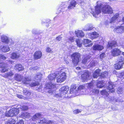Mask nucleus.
<instances>
[{
	"instance_id": "nucleus-1",
	"label": "nucleus",
	"mask_w": 124,
	"mask_h": 124,
	"mask_svg": "<svg viewBox=\"0 0 124 124\" xmlns=\"http://www.w3.org/2000/svg\"><path fill=\"white\" fill-rule=\"evenodd\" d=\"M56 85L55 84L51 82L46 85L45 88L46 89H49L48 91V93L52 94L54 97L55 99H56L55 98H59L60 97H66L64 95L67 93L69 90V87L67 86L62 87L60 89L59 94H55V91L52 90V89L56 87Z\"/></svg>"
},
{
	"instance_id": "nucleus-2",
	"label": "nucleus",
	"mask_w": 124,
	"mask_h": 124,
	"mask_svg": "<svg viewBox=\"0 0 124 124\" xmlns=\"http://www.w3.org/2000/svg\"><path fill=\"white\" fill-rule=\"evenodd\" d=\"M108 86L107 87V90H103L101 91V93L103 95H105L107 96L108 95V92L109 93H113L115 91L114 87L115 85L113 84L111 82H108Z\"/></svg>"
},
{
	"instance_id": "nucleus-3",
	"label": "nucleus",
	"mask_w": 124,
	"mask_h": 124,
	"mask_svg": "<svg viewBox=\"0 0 124 124\" xmlns=\"http://www.w3.org/2000/svg\"><path fill=\"white\" fill-rule=\"evenodd\" d=\"M19 107L17 108H13L9 111H7L5 115L7 116L12 117L17 115L19 111Z\"/></svg>"
},
{
	"instance_id": "nucleus-4",
	"label": "nucleus",
	"mask_w": 124,
	"mask_h": 124,
	"mask_svg": "<svg viewBox=\"0 0 124 124\" xmlns=\"http://www.w3.org/2000/svg\"><path fill=\"white\" fill-rule=\"evenodd\" d=\"M97 5L95 7V13L94 12H92V13L93 16L96 17L97 15L101 13V8L102 7V4L100 2H97Z\"/></svg>"
},
{
	"instance_id": "nucleus-5",
	"label": "nucleus",
	"mask_w": 124,
	"mask_h": 124,
	"mask_svg": "<svg viewBox=\"0 0 124 124\" xmlns=\"http://www.w3.org/2000/svg\"><path fill=\"white\" fill-rule=\"evenodd\" d=\"M31 80V78H25L23 80V84L26 85L28 87V86L29 85L31 87L35 86H38L39 85L38 82H32L31 84H30L29 82Z\"/></svg>"
},
{
	"instance_id": "nucleus-6",
	"label": "nucleus",
	"mask_w": 124,
	"mask_h": 124,
	"mask_svg": "<svg viewBox=\"0 0 124 124\" xmlns=\"http://www.w3.org/2000/svg\"><path fill=\"white\" fill-rule=\"evenodd\" d=\"M72 60V62L75 66L79 62L80 57V54L77 53H75L71 55Z\"/></svg>"
},
{
	"instance_id": "nucleus-7",
	"label": "nucleus",
	"mask_w": 124,
	"mask_h": 124,
	"mask_svg": "<svg viewBox=\"0 0 124 124\" xmlns=\"http://www.w3.org/2000/svg\"><path fill=\"white\" fill-rule=\"evenodd\" d=\"M59 76L57 78V82L61 83L66 79L67 78V76L66 73L64 72L58 75Z\"/></svg>"
},
{
	"instance_id": "nucleus-8",
	"label": "nucleus",
	"mask_w": 124,
	"mask_h": 124,
	"mask_svg": "<svg viewBox=\"0 0 124 124\" xmlns=\"http://www.w3.org/2000/svg\"><path fill=\"white\" fill-rule=\"evenodd\" d=\"M112 10L111 8L108 5L104 6L102 9L103 13L104 14H111L112 13Z\"/></svg>"
},
{
	"instance_id": "nucleus-9",
	"label": "nucleus",
	"mask_w": 124,
	"mask_h": 124,
	"mask_svg": "<svg viewBox=\"0 0 124 124\" xmlns=\"http://www.w3.org/2000/svg\"><path fill=\"white\" fill-rule=\"evenodd\" d=\"M104 97L105 100L108 101L115 102L119 101V99H116L114 98L113 97H112L109 96L108 95Z\"/></svg>"
},
{
	"instance_id": "nucleus-10",
	"label": "nucleus",
	"mask_w": 124,
	"mask_h": 124,
	"mask_svg": "<svg viewBox=\"0 0 124 124\" xmlns=\"http://www.w3.org/2000/svg\"><path fill=\"white\" fill-rule=\"evenodd\" d=\"M78 88V93L82 94H85V86L83 85L80 86Z\"/></svg>"
},
{
	"instance_id": "nucleus-11",
	"label": "nucleus",
	"mask_w": 124,
	"mask_h": 124,
	"mask_svg": "<svg viewBox=\"0 0 124 124\" xmlns=\"http://www.w3.org/2000/svg\"><path fill=\"white\" fill-rule=\"evenodd\" d=\"M81 78L83 81L85 82L87 79H90V76L88 71L85 72L84 74L81 75Z\"/></svg>"
},
{
	"instance_id": "nucleus-12",
	"label": "nucleus",
	"mask_w": 124,
	"mask_h": 124,
	"mask_svg": "<svg viewBox=\"0 0 124 124\" xmlns=\"http://www.w3.org/2000/svg\"><path fill=\"white\" fill-rule=\"evenodd\" d=\"M78 88H77L76 85L75 84L72 85L70 86V93H78Z\"/></svg>"
},
{
	"instance_id": "nucleus-13",
	"label": "nucleus",
	"mask_w": 124,
	"mask_h": 124,
	"mask_svg": "<svg viewBox=\"0 0 124 124\" xmlns=\"http://www.w3.org/2000/svg\"><path fill=\"white\" fill-rule=\"evenodd\" d=\"M42 55V53L40 51H37L33 55L35 59L37 60L40 58Z\"/></svg>"
},
{
	"instance_id": "nucleus-14",
	"label": "nucleus",
	"mask_w": 124,
	"mask_h": 124,
	"mask_svg": "<svg viewBox=\"0 0 124 124\" xmlns=\"http://www.w3.org/2000/svg\"><path fill=\"white\" fill-rule=\"evenodd\" d=\"M103 48V46L99 44H95L93 47V49L94 50H101Z\"/></svg>"
},
{
	"instance_id": "nucleus-15",
	"label": "nucleus",
	"mask_w": 124,
	"mask_h": 124,
	"mask_svg": "<svg viewBox=\"0 0 124 124\" xmlns=\"http://www.w3.org/2000/svg\"><path fill=\"white\" fill-rule=\"evenodd\" d=\"M76 4L77 3L76 1L74 0H71L70 2L68 8L69 9H72L75 7Z\"/></svg>"
},
{
	"instance_id": "nucleus-16",
	"label": "nucleus",
	"mask_w": 124,
	"mask_h": 124,
	"mask_svg": "<svg viewBox=\"0 0 124 124\" xmlns=\"http://www.w3.org/2000/svg\"><path fill=\"white\" fill-rule=\"evenodd\" d=\"M41 123H44L48 124H56L55 123L52 122L50 120H48L46 118H41L40 120Z\"/></svg>"
},
{
	"instance_id": "nucleus-17",
	"label": "nucleus",
	"mask_w": 124,
	"mask_h": 124,
	"mask_svg": "<svg viewBox=\"0 0 124 124\" xmlns=\"http://www.w3.org/2000/svg\"><path fill=\"white\" fill-rule=\"evenodd\" d=\"M20 54L19 53L13 52L11 54L10 57L13 59H16L20 56Z\"/></svg>"
},
{
	"instance_id": "nucleus-18",
	"label": "nucleus",
	"mask_w": 124,
	"mask_h": 124,
	"mask_svg": "<svg viewBox=\"0 0 124 124\" xmlns=\"http://www.w3.org/2000/svg\"><path fill=\"white\" fill-rule=\"evenodd\" d=\"M121 52L118 49L115 48L112 51V54L113 56H116L120 54Z\"/></svg>"
},
{
	"instance_id": "nucleus-19",
	"label": "nucleus",
	"mask_w": 124,
	"mask_h": 124,
	"mask_svg": "<svg viewBox=\"0 0 124 124\" xmlns=\"http://www.w3.org/2000/svg\"><path fill=\"white\" fill-rule=\"evenodd\" d=\"M0 50L4 52L8 51L10 49L9 46H0Z\"/></svg>"
},
{
	"instance_id": "nucleus-20",
	"label": "nucleus",
	"mask_w": 124,
	"mask_h": 124,
	"mask_svg": "<svg viewBox=\"0 0 124 124\" xmlns=\"http://www.w3.org/2000/svg\"><path fill=\"white\" fill-rule=\"evenodd\" d=\"M25 78H23V76L19 74H15L14 77V79L15 80L18 81H20L22 80V81Z\"/></svg>"
},
{
	"instance_id": "nucleus-21",
	"label": "nucleus",
	"mask_w": 124,
	"mask_h": 124,
	"mask_svg": "<svg viewBox=\"0 0 124 124\" xmlns=\"http://www.w3.org/2000/svg\"><path fill=\"white\" fill-rule=\"evenodd\" d=\"M124 64V62L119 61L115 64V67L116 69L119 70L122 68Z\"/></svg>"
},
{
	"instance_id": "nucleus-22",
	"label": "nucleus",
	"mask_w": 124,
	"mask_h": 124,
	"mask_svg": "<svg viewBox=\"0 0 124 124\" xmlns=\"http://www.w3.org/2000/svg\"><path fill=\"white\" fill-rule=\"evenodd\" d=\"M114 31L117 32H123L124 31V27L122 26H118L116 28H115Z\"/></svg>"
},
{
	"instance_id": "nucleus-23",
	"label": "nucleus",
	"mask_w": 124,
	"mask_h": 124,
	"mask_svg": "<svg viewBox=\"0 0 124 124\" xmlns=\"http://www.w3.org/2000/svg\"><path fill=\"white\" fill-rule=\"evenodd\" d=\"M88 35L89 36H90L89 38L92 39H93L97 37L99 35L98 33L95 32H93L89 34Z\"/></svg>"
},
{
	"instance_id": "nucleus-24",
	"label": "nucleus",
	"mask_w": 124,
	"mask_h": 124,
	"mask_svg": "<svg viewBox=\"0 0 124 124\" xmlns=\"http://www.w3.org/2000/svg\"><path fill=\"white\" fill-rule=\"evenodd\" d=\"M91 42V41L88 39H84L83 41V45L86 47H89L90 46H91L92 44L86 45L87 44H89Z\"/></svg>"
},
{
	"instance_id": "nucleus-25",
	"label": "nucleus",
	"mask_w": 124,
	"mask_h": 124,
	"mask_svg": "<svg viewBox=\"0 0 124 124\" xmlns=\"http://www.w3.org/2000/svg\"><path fill=\"white\" fill-rule=\"evenodd\" d=\"M15 69L19 71H20L24 70L23 67L21 64H16L15 65Z\"/></svg>"
},
{
	"instance_id": "nucleus-26",
	"label": "nucleus",
	"mask_w": 124,
	"mask_h": 124,
	"mask_svg": "<svg viewBox=\"0 0 124 124\" xmlns=\"http://www.w3.org/2000/svg\"><path fill=\"white\" fill-rule=\"evenodd\" d=\"M75 33L77 36L78 37H84L85 36L84 33L81 31L79 30L76 31Z\"/></svg>"
},
{
	"instance_id": "nucleus-27",
	"label": "nucleus",
	"mask_w": 124,
	"mask_h": 124,
	"mask_svg": "<svg viewBox=\"0 0 124 124\" xmlns=\"http://www.w3.org/2000/svg\"><path fill=\"white\" fill-rule=\"evenodd\" d=\"M41 115L40 114L37 113L33 116L32 117V120L34 121H35L39 118L41 119Z\"/></svg>"
},
{
	"instance_id": "nucleus-28",
	"label": "nucleus",
	"mask_w": 124,
	"mask_h": 124,
	"mask_svg": "<svg viewBox=\"0 0 124 124\" xmlns=\"http://www.w3.org/2000/svg\"><path fill=\"white\" fill-rule=\"evenodd\" d=\"M41 115L40 114L37 113L33 116L32 117V120L34 121H35L39 118L41 119Z\"/></svg>"
},
{
	"instance_id": "nucleus-29",
	"label": "nucleus",
	"mask_w": 124,
	"mask_h": 124,
	"mask_svg": "<svg viewBox=\"0 0 124 124\" xmlns=\"http://www.w3.org/2000/svg\"><path fill=\"white\" fill-rule=\"evenodd\" d=\"M41 115L40 114L37 113L33 116L32 117V120L34 121H35L39 118L41 119Z\"/></svg>"
},
{
	"instance_id": "nucleus-30",
	"label": "nucleus",
	"mask_w": 124,
	"mask_h": 124,
	"mask_svg": "<svg viewBox=\"0 0 124 124\" xmlns=\"http://www.w3.org/2000/svg\"><path fill=\"white\" fill-rule=\"evenodd\" d=\"M8 38L5 35H2L1 37V40L2 42L6 44H8Z\"/></svg>"
},
{
	"instance_id": "nucleus-31",
	"label": "nucleus",
	"mask_w": 124,
	"mask_h": 124,
	"mask_svg": "<svg viewBox=\"0 0 124 124\" xmlns=\"http://www.w3.org/2000/svg\"><path fill=\"white\" fill-rule=\"evenodd\" d=\"M101 70L99 69L96 70L93 73V77L94 78H96L99 77L100 74Z\"/></svg>"
},
{
	"instance_id": "nucleus-32",
	"label": "nucleus",
	"mask_w": 124,
	"mask_h": 124,
	"mask_svg": "<svg viewBox=\"0 0 124 124\" xmlns=\"http://www.w3.org/2000/svg\"><path fill=\"white\" fill-rule=\"evenodd\" d=\"M57 76H58L57 75L56 76V74L55 73L50 74L48 76V79L50 81H52L53 82L54 79Z\"/></svg>"
},
{
	"instance_id": "nucleus-33",
	"label": "nucleus",
	"mask_w": 124,
	"mask_h": 124,
	"mask_svg": "<svg viewBox=\"0 0 124 124\" xmlns=\"http://www.w3.org/2000/svg\"><path fill=\"white\" fill-rule=\"evenodd\" d=\"M30 116V113L26 112H24L22 113L21 116L23 118H27L29 117Z\"/></svg>"
},
{
	"instance_id": "nucleus-34",
	"label": "nucleus",
	"mask_w": 124,
	"mask_h": 124,
	"mask_svg": "<svg viewBox=\"0 0 124 124\" xmlns=\"http://www.w3.org/2000/svg\"><path fill=\"white\" fill-rule=\"evenodd\" d=\"M105 84L103 81H98L97 84V86L98 88H101L105 86Z\"/></svg>"
},
{
	"instance_id": "nucleus-35",
	"label": "nucleus",
	"mask_w": 124,
	"mask_h": 124,
	"mask_svg": "<svg viewBox=\"0 0 124 124\" xmlns=\"http://www.w3.org/2000/svg\"><path fill=\"white\" fill-rule=\"evenodd\" d=\"M116 45V42L115 41H112L111 42H108L107 46L108 47L112 48V47H115Z\"/></svg>"
},
{
	"instance_id": "nucleus-36",
	"label": "nucleus",
	"mask_w": 124,
	"mask_h": 124,
	"mask_svg": "<svg viewBox=\"0 0 124 124\" xmlns=\"http://www.w3.org/2000/svg\"><path fill=\"white\" fill-rule=\"evenodd\" d=\"M42 76V75L40 73H38L34 77L35 80L34 81L37 80L39 81L41 78Z\"/></svg>"
},
{
	"instance_id": "nucleus-37",
	"label": "nucleus",
	"mask_w": 124,
	"mask_h": 124,
	"mask_svg": "<svg viewBox=\"0 0 124 124\" xmlns=\"http://www.w3.org/2000/svg\"><path fill=\"white\" fill-rule=\"evenodd\" d=\"M117 77L119 78V80H123L124 79V72H122L116 74Z\"/></svg>"
},
{
	"instance_id": "nucleus-38",
	"label": "nucleus",
	"mask_w": 124,
	"mask_h": 124,
	"mask_svg": "<svg viewBox=\"0 0 124 124\" xmlns=\"http://www.w3.org/2000/svg\"><path fill=\"white\" fill-rule=\"evenodd\" d=\"M23 92L24 95H27V96L30 95L31 93V92L29 91L28 89L25 88H24L23 89Z\"/></svg>"
},
{
	"instance_id": "nucleus-39",
	"label": "nucleus",
	"mask_w": 124,
	"mask_h": 124,
	"mask_svg": "<svg viewBox=\"0 0 124 124\" xmlns=\"http://www.w3.org/2000/svg\"><path fill=\"white\" fill-rule=\"evenodd\" d=\"M13 74L11 71H10L6 73L3 76V77L5 78H7L8 77L12 76Z\"/></svg>"
},
{
	"instance_id": "nucleus-40",
	"label": "nucleus",
	"mask_w": 124,
	"mask_h": 124,
	"mask_svg": "<svg viewBox=\"0 0 124 124\" xmlns=\"http://www.w3.org/2000/svg\"><path fill=\"white\" fill-rule=\"evenodd\" d=\"M118 16L119 14H116L111 18L110 23L115 22V21L118 18Z\"/></svg>"
},
{
	"instance_id": "nucleus-41",
	"label": "nucleus",
	"mask_w": 124,
	"mask_h": 124,
	"mask_svg": "<svg viewBox=\"0 0 124 124\" xmlns=\"http://www.w3.org/2000/svg\"><path fill=\"white\" fill-rule=\"evenodd\" d=\"M76 42L78 46L80 47L82 45V41H81L79 39H76Z\"/></svg>"
},
{
	"instance_id": "nucleus-42",
	"label": "nucleus",
	"mask_w": 124,
	"mask_h": 124,
	"mask_svg": "<svg viewBox=\"0 0 124 124\" xmlns=\"http://www.w3.org/2000/svg\"><path fill=\"white\" fill-rule=\"evenodd\" d=\"M8 65L5 62L0 63V67L1 68H7Z\"/></svg>"
},
{
	"instance_id": "nucleus-43",
	"label": "nucleus",
	"mask_w": 124,
	"mask_h": 124,
	"mask_svg": "<svg viewBox=\"0 0 124 124\" xmlns=\"http://www.w3.org/2000/svg\"><path fill=\"white\" fill-rule=\"evenodd\" d=\"M93 28L92 27H90L89 25H87L85 26V27L83 28L84 31H87L91 30Z\"/></svg>"
},
{
	"instance_id": "nucleus-44",
	"label": "nucleus",
	"mask_w": 124,
	"mask_h": 124,
	"mask_svg": "<svg viewBox=\"0 0 124 124\" xmlns=\"http://www.w3.org/2000/svg\"><path fill=\"white\" fill-rule=\"evenodd\" d=\"M87 86L89 89L93 88L94 87V84L93 82H91L86 84Z\"/></svg>"
},
{
	"instance_id": "nucleus-45",
	"label": "nucleus",
	"mask_w": 124,
	"mask_h": 124,
	"mask_svg": "<svg viewBox=\"0 0 124 124\" xmlns=\"http://www.w3.org/2000/svg\"><path fill=\"white\" fill-rule=\"evenodd\" d=\"M108 75V72L107 71H104L102 73L101 75L100 76L103 78H105Z\"/></svg>"
},
{
	"instance_id": "nucleus-46",
	"label": "nucleus",
	"mask_w": 124,
	"mask_h": 124,
	"mask_svg": "<svg viewBox=\"0 0 124 124\" xmlns=\"http://www.w3.org/2000/svg\"><path fill=\"white\" fill-rule=\"evenodd\" d=\"M124 92V90L121 88H118L117 91V93L119 94H122Z\"/></svg>"
},
{
	"instance_id": "nucleus-47",
	"label": "nucleus",
	"mask_w": 124,
	"mask_h": 124,
	"mask_svg": "<svg viewBox=\"0 0 124 124\" xmlns=\"http://www.w3.org/2000/svg\"><path fill=\"white\" fill-rule=\"evenodd\" d=\"M91 92H92L91 94L93 95L95 94H98L99 92V91L98 90L95 89L92 90L91 91Z\"/></svg>"
},
{
	"instance_id": "nucleus-48",
	"label": "nucleus",
	"mask_w": 124,
	"mask_h": 124,
	"mask_svg": "<svg viewBox=\"0 0 124 124\" xmlns=\"http://www.w3.org/2000/svg\"><path fill=\"white\" fill-rule=\"evenodd\" d=\"M88 57H86L82 61V63L84 64H85L87 62L88 63V62L90 61L89 60L90 59V58H89V59H88Z\"/></svg>"
},
{
	"instance_id": "nucleus-49",
	"label": "nucleus",
	"mask_w": 124,
	"mask_h": 124,
	"mask_svg": "<svg viewBox=\"0 0 124 124\" xmlns=\"http://www.w3.org/2000/svg\"><path fill=\"white\" fill-rule=\"evenodd\" d=\"M20 109L23 110H26L28 108V107L26 106H20Z\"/></svg>"
},
{
	"instance_id": "nucleus-50",
	"label": "nucleus",
	"mask_w": 124,
	"mask_h": 124,
	"mask_svg": "<svg viewBox=\"0 0 124 124\" xmlns=\"http://www.w3.org/2000/svg\"><path fill=\"white\" fill-rule=\"evenodd\" d=\"M82 111L81 109H76L73 111V113L74 114H76L80 113Z\"/></svg>"
},
{
	"instance_id": "nucleus-51",
	"label": "nucleus",
	"mask_w": 124,
	"mask_h": 124,
	"mask_svg": "<svg viewBox=\"0 0 124 124\" xmlns=\"http://www.w3.org/2000/svg\"><path fill=\"white\" fill-rule=\"evenodd\" d=\"M124 57L123 55H121L119 56L118 58V61L119 62H124Z\"/></svg>"
},
{
	"instance_id": "nucleus-52",
	"label": "nucleus",
	"mask_w": 124,
	"mask_h": 124,
	"mask_svg": "<svg viewBox=\"0 0 124 124\" xmlns=\"http://www.w3.org/2000/svg\"><path fill=\"white\" fill-rule=\"evenodd\" d=\"M9 123L10 124H14L16 123V121L13 119H11L10 120H8Z\"/></svg>"
},
{
	"instance_id": "nucleus-53",
	"label": "nucleus",
	"mask_w": 124,
	"mask_h": 124,
	"mask_svg": "<svg viewBox=\"0 0 124 124\" xmlns=\"http://www.w3.org/2000/svg\"><path fill=\"white\" fill-rule=\"evenodd\" d=\"M1 70V72L2 73H4L6 72L7 71H8V69L7 68H3Z\"/></svg>"
},
{
	"instance_id": "nucleus-54",
	"label": "nucleus",
	"mask_w": 124,
	"mask_h": 124,
	"mask_svg": "<svg viewBox=\"0 0 124 124\" xmlns=\"http://www.w3.org/2000/svg\"><path fill=\"white\" fill-rule=\"evenodd\" d=\"M46 51L48 53H52L53 51L51 50V49L49 47H47L46 49Z\"/></svg>"
},
{
	"instance_id": "nucleus-55",
	"label": "nucleus",
	"mask_w": 124,
	"mask_h": 124,
	"mask_svg": "<svg viewBox=\"0 0 124 124\" xmlns=\"http://www.w3.org/2000/svg\"><path fill=\"white\" fill-rule=\"evenodd\" d=\"M6 59V57L3 55L0 54V60H4Z\"/></svg>"
},
{
	"instance_id": "nucleus-56",
	"label": "nucleus",
	"mask_w": 124,
	"mask_h": 124,
	"mask_svg": "<svg viewBox=\"0 0 124 124\" xmlns=\"http://www.w3.org/2000/svg\"><path fill=\"white\" fill-rule=\"evenodd\" d=\"M68 42H73L74 41V40L73 37H70L68 39Z\"/></svg>"
},
{
	"instance_id": "nucleus-57",
	"label": "nucleus",
	"mask_w": 124,
	"mask_h": 124,
	"mask_svg": "<svg viewBox=\"0 0 124 124\" xmlns=\"http://www.w3.org/2000/svg\"><path fill=\"white\" fill-rule=\"evenodd\" d=\"M106 56V54L104 53H102L100 56V59H102L103 58Z\"/></svg>"
},
{
	"instance_id": "nucleus-58",
	"label": "nucleus",
	"mask_w": 124,
	"mask_h": 124,
	"mask_svg": "<svg viewBox=\"0 0 124 124\" xmlns=\"http://www.w3.org/2000/svg\"><path fill=\"white\" fill-rule=\"evenodd\" d=\"M89 65L91 66H95V63L94 61H92L91 62Z\"/></svg>"
},
{
	"instance_id": "nucleus-59",
	"label": "nucleus",
	"mask_w": 124,
	"mask_h": 124,
	"mask_svg": "<svg viewBox=\"0 0 124 124\" xmlns=\"http://www.w3.org/2000/svg\"><path fill=\"white\" fill-rule=\"evenodd\" d=\"M38 67L37 66L35 67H31L30 68V70H37L38 69Z\"/></svg>"
},
{
	"instance_id": "nucleus-60",
	"label": "nucleus",
	"mask_w": 124,
	"mask_h": 124,
	"mask_svg": "<svg viewBox=\"0 0 124 124\" xmlns=\"http://www.w3.org/2000/svg\"><path fill=\"white\" fill-rule=\"evenodd\" d=\"M17 97L19 98L20 99H23L25 100L26 99L22 95H17Z\"/></svg>"
},
{
	"instance_id": "nucleus-61",
	"label": "nucleus",
	"mask_w": 124,
	"mask_h": 124,
	"mask_svg": "<svg viewBox=\"0 0 124 124\" xmlns=\"http://www.w3.org/2000/svg\"><path fill=\"white\" fill-rule=\"evenodd\" d=\"M24 122L23 121L20 120L17 122L16 124H24Z\"/></svg>"
},
{
	"instance_id": "nucleus-62",
	"label": "nucleus",
	"mask_w": 124,
	"mask_h": 124,
	"mask_svg": "<svg viewBox=\"0 0 124 124\" xmlns=\"http://www.w3.org/2000/svg\"><path fill=\"white\" fill-rule=\"evenodd\" d=\"M8 41V43H9L13 44L14 43L12 39H9Z\"/></svg>"
},
{
	"instance_id": "nucleus-63",
	"label": "nucleus",
	"mask_w": 124,
	"mask_h": 124,
	"mask_svg": "<svg viewBox=\"0 0 124 124\" xmlns=\"http://www.w3.org/2000/svg\"><path fill=\"white\" fill-rule=\"evenodd\" d=\"M62 37L61 36H59L56 38V39L58 41H60L62 39Z\"/></svg>"
},
{
	"instance_id": "nucleus-64",
	"label": "nucleus",
	"mask_w": 124,
	"mask_h": 124,
	"mask_svg": "<svg viewBox=\"0 0 124 124\" xmlns=\"http://www.w3.org/2000/svg\"><path fill=\"white\" fill-rule=\"evenodd\" d=\"M8 62L9 63L11 64H12L13 63V61H11L10 60H9L8 61Z\"/></svg>"
}]
</instances>
